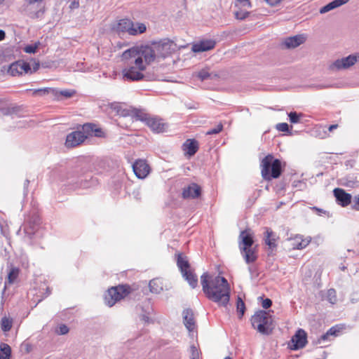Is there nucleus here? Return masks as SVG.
<instances>
[{
    "label": "nucleus",
    "instance_id": "nucleus-1",
    "mask_svg": "<svg viewBox=\"0 0 359 359\" xmlns=\"http://www.w3.org/2000/svg\"><path fill=\"white\" fill-rule=\"evenodd\" d=\"M123 60H128L127 68L123 69L125 81H138L144 78L142 72L147 66L156 58L154 50L149 45L135 46L125 50L122 54Z\"/></svg>",
    "mask_w": 359,
    "mask_h": 359
},
{
    "label": "nucleus",
    "instance_id": "nucleus-2",
    "mask_svg": "<svg viewBox=\"0 0 359 359\" xmlns=\"http://www.w3.org/2000/svg\"><path fill=\"white\" fill-rule=\"evenodd\" d=\"M201 283L203 291L209 299L222 306H226L229 303L230 287L224 277H212L204 273L201 276Z\"/></svg>",
    "mask_w": 359,
    "mask_h": 359
},
{
    "label": "nucleus",
    "instance_id": "nucleus-3",
    "mask_svg": "<svg viewBox=\"0 0 359 359\" xmlns=\"http://www.w3.org/2000/svg\"><path fill=\"white\" fill-rule=\"evenodd\" d=\"M252 326L259 333L269 335L274 329L273 318L267 311L259 310L251 318Z\"/></svg>",
    "mask_w": 359,
    "mask_h": 359
},
{
    "label": "nucleus",
    "instance_id": "nucleus-4",
    "mask_svg": "<svg viewBox=\"0 0 359 359\" xmlns=\"http://www.w3.org/2000/svg\"><path fill=\"white\" fill-rule=\"evenodd\" d=\"M239 238V248L241 253L247 264L255 262L257 259L255 247H252L254 241L252 236L246 231H241Z\"/></svg>",
    "mask_w": 359,
    "mask_h": 359
},
{
    "label": "nucleus",
    "instance_id": "nucleus-5",
    "mask_svg": "<svg viewBox=\"0 0 359 359\" xmlns=\"http://www.w3.org/2000/svg\"><path fill=\"white\" fill-rule=\"evenodd\" d=\"M262 176L267 181L279 177L281 174V162L274 159L271 155H267L261 162Z\"/></svg>",
    "mask_w": 359,
    "mask_h": 359
},
{
    "label": "nucleus",
    "instance_id": "nucleus-6",
    "mask_svg": "<svg viewBox=\"0 0 359 359\" xmlns=\"http://www.w3.org/2000/svg\"><path fill=\"white\" fill-rule=\"evenodd\" d=\"M113 29L118 34L127 32L130 35L135 36L146 32L145 24L141 22L133 23L128 19L120 20L113 27Z\"/></svg>",
    "mask_w": 359,
    "mask_h": 359
},
{
    "label": "nucleus",
    "instance_id": "nucleus-7",
    "mask_svg": "<svg viewBox=\"0 0 359 359\" xmlns=\"http://www.w3.org/2000/svg\"><path fill=\"white\" fill-rule=\"evenodd\" d=\"M130 293V287L126 285L112 287L104 294L105 304L109 306H114L118 301Z\"/></svg>",
    "mask_w": 359,
    "mask_h": 359
},
{
    "label": "nucleus",
    "instance_id": "nucleus-8",
    "mask_svg": "<svg viewBox=\"0 0 359 359\" xmlns=\"http://www.w3.org/2000/svg\"><path fill=\"white\" fill-rule=\"evenodd\" d=\"M359 62V53L349 55L334 60L330 65L329 69L332 71H340L347 69Z\"/></svg>",
    "mask_w": 359,
    "mask_h": 359
},
{
    "label": "nucleus",
    "instance_id": "nucleus-9",
    "mask_svg": "<svg viewBox=\"0 0 359 359\" xmlns=\"http://www.w3.org/2000/svg\"><path fill=\"white\" fill-rule=\"evenodd\" d=\"M175 43L172 41L164 39L157 43H154L152 46H149L154 50L156 57L158 56L165 57L172 52L175 51Z\"/></svg>",
    "mask_w": 359,
    "mask_h": 359
},
{
    "label": "nucleus",
    "instance_id": "nucleus-10",
    "mask_svg": "<svg viewBox=\"0 0 359 359\" xmlns=\"http://www.w3.org/2000/svg\"><path fill=\"white\" fill-rule=\"evenodd\" d=\"M87 138V135L83 130H78L67 136L65 145L67 147H74L83 142Z\"/></svg>",
    "mask_w": 359,
    "mask_h": 359
},
{
    "label": "nucleus",
    "instance_id": "nucleus-11",
    "mask_svg": "<svg viewBox=\"0 0 359 359\" xmlns=\"http://www.w3.org/2000/svg\"><path fill=\"white\" fill-rule=\"evenodd\" d=\"M8 72L13 76L22 75V74H32V67L28 62L18 61L10 65Z\"/></svg>",
    "mask_w": 359,
    "mask_h": 359
},
{
    "label": "nucleus",
    "instance_id": "nucleus-12",
    "mask_svg": "<svg viewBox=\"0 0 359 359\" xmlns=\"http://www.w3.org/2000/svg\"><path fill=\"white\" fill-rule=\"evenodd\" d=\"M133 170L139 179H144L150 172V167L144 159H137L133 164Z\"/></svg>",
    "mask_w": 359,
    "mask_h": 359
},
{
    "label": "nucleus",
    "instance_id": "nucleus-13",
    "mask_svg": "<svg viewBox=\"0 0 359 359\" xmlns=\"http://www.w3.org/2000/svg\"><path fill=\"white\" fill-rule=\"evenodd\" d=\"M292 348L293 350H298L304 348L307 343L306 332L302 330L299 329L291 339Z\"/></svg>",
    "mask_w": 359,
    "mask_h": 359
},
{
    "label": "nucleus",
    "instance_id": "nucleus-14",
    "mask_svg": "<svg viewBox=\"0 0 359 359\" xmlns=\"http://www.w3.org/2000/svg\"><path fill=\"white\" fill-rule=\"evenodd\" d=\"M201 194V189L196 183H191L182 189V196L184 199L198 198Z\"/></svg>",
    "mask_w": 359,
    "mask_h": 359
},
{
    "label": "nucleus",
    "instance_id": "nucleus-15",
    "mask_svg": "<svg viewBox=\"0 0 359 359\" xmlns=\"http://www.w3.org/2000/svg\"><path fill=\"white\" fill-rule=\"evenodd\" d=\"M333 192L338 204L341 206L346 207L351 203V195L346 193L344 189L336 188Z\"/></svg>",
    "mask_w": 359,
    "mask_h": 359
},
{
    "label": "nucleus",
    "instance_id": "nucleus-16",
    "mask_svg": "<svg viewBox=\"0 0 359 359\" xmlns=\"http://www.w3.org/2000/svg\"><path fill=\"white\" fill-rule=\"evenodd\" d=\"M216 42L214 40L207 39L200 41L198 43L193 44L191 50L194 53H201L212 50L215 48Z\"/></svg>",
    "mask_w": 359,
    "mask_h": 359
},
{
    "label": "nucleus",
    "instance_id": "nucleus-17",
    "mask_svg": "<svg viewBox=\"0 0 359 359\" xmlns=\"http://www.w3.org/2000/svg\"><path fill=\"white\" fill-rule=\"evenodd\" d=\"M278 238L277 234L273 232L271 229L266 227L264 233V241L269 249L273 250L277 247L276 241Z\"/></svg>",
    "mask_w": 359,
    "mask_h": 359
},
{
    "label": "nucleus",
    "instance_id": "nucleus-18",
    "mask_svg": "<svg viewBox=\"0 0 359 359\" xmlns=\"http://www.w3.org/2000/svg\"><path fill=\"white\" fill-rule=\"evenodd\" d=\"M40 224V219L39 217L35 216L33 220H30L27 224H25L24 233L31 240L38 229V226Z\"/></svg>",
    "mask_w": 359,
    "mask_h": 359
},
{
    "label": "nucleus",
    "instance_id": "nucleus-19",
    "mask_svg": "<svg viewBox=\"0 0 359 359\" xmlns=\"http://www.w3.org/2000/svg\"><path fill=\"white\" fill-rule=\"evenodd\" d=\"M183 320L186 328L189 332H193L196 329V322L194 317L193 311L190 309H185L183 311Z\"/></svg>",
    "mask_w": 359,
    "mask_h": 359
},
{
    "label": "nucleus",
    "instance_id": "nucleus-20",
    "mask_svg": "<svg viewBox=\"0 0 359 359\" xmlns=\"http://www.w3.org/2000/svg\"><path fill=\"white\" fill-rule=\"evenodd\" d=\"M82 130L86 133L87 137L95 136L97 137H102L104 136V133L100 128H97L96 125L93 123H86L82 126Z\"/></svg>",
    "mask_w": 359,
    "mask_h": 359
},
{
    "label": "nucleus",
    "instance_id": "nucleus-21",
    "mask_svg": "<svg viewBox=\"0 0 359 359\" xmlns=\"http://www.w3.org/2000/svg\"><path fill=\"white\" fill-rule=\"evenodd\" d=\"M306 37L303 34L296 35L285 39L283 44L287 48H294L304 43Z\"/></svg>",
    "mask_w": 359,
    "mask_h": 359
},
{
    "label": "nucleus",
    "instance_id": "nucleus-22",
    "mask_svg": "<svg viewBox=\"0 0 359 359\" xmlns=\"http://www.w3.org/2000/svg\"><path fill=\"white\" fill-rule=\"evenodd\" d=\"M292 243V246L293 249L302 250L305 248L311 242V237L304 238L301 235H296L294 238H291Z\"/></svg>",
    "mask_w": 359,
    "mask_h": 359
},
{
    "label": "nucleus",
    "instance_id": "nucleus-23",
    "mask_svg": "<svg viewBox=\"0 0 359 359\" xmlns=\"http://www.w3.org/2000/svg\"><path fill=\"white\" fill-rule=\"evenodd\" d=\"M147 125L149 127L156 133H161L165 130V124L161 119L157 118H149L147 119Z\"/></svg>",
    "mask_w": 359,
    "mask_h": 359
},
{
    "label": "nucleus",
    "instance_id": "nucleus-24",
    "mask_svg": "<svg viewBox=\"0 0 359 359\" xmlns=\"http://www.w3.org/2000/svg\"><path fill=\"white\" fill-rule=\"evenodd\" d=\"M183 147L184 150L189 156H193L198 149V144L196 140L189 139L184 143Z\"/></svg>",
    "mask_w": 359,
    "mask_h": 359
},
{
    "label": "nucleus",
    "instance_id": "nucleus-25",
    "mask_svg": "<svg viewBox=\"0 0 359 359\" xmlns=\"http://www.w3.org/2000/svg\"><path fill=\"white\" fill-rule=\"evenodd\" d=\"M349 0H333L332 1L330 2L327 5L323 6L320 9V13L324 14L326 13L334 8H337L345 4H346Z\"/></svg>",
    "mask_w": 359,
    "mask_h": 359
},
{
    "label": "nucleus",
    "instance_id": "nucleus-26",
    "mask_svg": "<svg viewBox=\"0 0 359 359\" xmlns=\"http://www.w3.org/2000/svg\"><path fill=\"white\" fill-rule=\"evenodd\" d=\"M27 91H31L33 96H45L49 94H50L53 96V95H56L57 93V89L52 88L29 89L27 90Z\"/></svg>",
    "mask_w": 359,
    "mask_h": 359
},
{
    "label": "nucleus",
    "instance_id": "nucleus-27",
    "mask_svg": "<svg viewBox=\"0 0 359 359\" xmlns=\"http://www.w3.org/2000/svg\"><path fill=\"white\" fill-rule=\"evenodd\" d=\"M177 265L182 273L189 270L190 268L188 260L181 253L177 254Z\"/></svg>",
    "mask_w": 359,
    "mask_h": 359
},
{
    "label": "nucleus",
    "instance_id": "nucleus-28",
    "mask_svg": "<svg viewBox=\"0 0 359 359\" xmlns=\"http://www.w3.org/2000/svg\"><path fill=\"white\" fill-rule=\"evenodd\" d=\"M150 291L153 293L158 294L163 290V283L158 278H154L149 284Z\"/></svg>",
    "mask_w": 359,
    "mask_h": 359
},
{
    "label": "nucleus",
    "instance_id": "nucleus-29",
    "mask_svg": "<svg viewBox=\"0 0 359 359\" xmlns=\"http://www.w3.org/2000/svg\"><path fill=\"white\" fill-rule=\"evenodd\" d=\"M182 276L189 283L192 288H195L198 285V279L196 276L190 270H188L182 273Z\"/></svg>",
    "mask_w": 359,
    "mask_h": 359
},
{
    "label": "nucleus",
    "instance_id": "nucleus-30",
    "mask_svg": "<svg viewBox=\"0 0 359 359\" xmlns=\"http://www.w3.org/2000/svg\"><path fill=\"white\" fill-rule=\"evenodd\" d=\"M217 76H218L217 74L210 72L209 69H203L198 73V77L201 81H205L208 79L213 80L217 78Z\"/></svg>",
    "mask_w": 359,
    "mask_h": 359
},
{
    "label": "nucleus",
    "instance_id": "nucleus-31",
    "mask_svg": "<svg viewBox=\"0 0 359 359\" xmlns=\"http://www.w3.org/2000/svg\"><path fill=\"white\" fill-rule=\"evenodd\" d=\"M11 348L7 344H0V359H10Z\"/></svg>",
    "mask_w": 359,
    "mask_h": 359
},
{
    "label": "nucleus",
    "instance_id": "nucleus-32",
    "mask_svg": "<svg viewBox=\"0 0 359 359\" xmlns=\"http://www.w3.org/2000/svg\"><path fill=\"white\" fill-rule=\"evenodd\" d=\"M57 93L56 95H53V96L57 98V100H60V96H63L65 98L72 97L74 95L75 91L72 90H62L59 91L57 90Z\"/></svg>",
    "mask_w": 359,
    "mask_h": 359
},
{
    "label": "nucleus",
    "instance_id": "nucleus-33",
    "mask_svg": "<svg viewBox=\"0 0 359 359\" xmlns=\"http://www.w3.org/2000/svg\"><path fill=\"white\" fill-rule=\"evenodd\" d=\"M249 14L250 12L248 11V9L243 8H238V10L234 12L235 18L241 20H245L248 18Z\"/></svg>",
    "mask_w": 359,
    "mask_h": 359
},
{
    "label": "nucleus",
    "instance_id": "nucleus-34",
    "mask_svg": "<svg viewBox=\"0 0 359 359\" xmlns=\"http://www.w3.org/2000/svg\"><path fill=\"white\" fill-rule=\"evenodd\" d=\"M1 327L4 332H8L12 327V320L6 317L2 318Z\"/></svg>",
    "mask_w": 359,
    "mask_h": 359
},
{
    "label": "nucleus",
    "instance_id": "nucleus-35",
    "mask_svg": "<svg viewBox=\"0 0 359 359\" xmlns=\"http://www.w3.org/2000/svg\"><path fill=\"white\" fill-rule=\"evenodd\" d=\"M250 0H236L235 7L237 8L249 9L251 8Z\"/></svg>",
    "mask_w": 359,
    "mask_h": 359
},
{
    "label": "nucleus",
    "instance_id": "nucleus-36",
    "mask_svg": "<svg viewBox=\"0 0 359 359\" xmlns=\"http://www.w3.org/2000/svg\"><path fill=\"white\" fill-rule=\"evenodd\" d=\"M237 311L239 314V318H241L245 311V305L242 299L238 297L237 299Z\"/></svg>",
    "mask_w": 359,
    "mask_h": 359
},
{
    "label": "nucleus",
    "instance_id": "nucleus-37",
    "mask_svg": "<svg viewBox=\"0 0 359 359\" xmlns=\"http://www.w3.org/2000/svg\"><path fill=\"white\" fill-rule=\"evenodd\" d=\"M326 299L332 304H335L337 300L335 290H334V289L328 290L327 292V294H326Z\"/></svg>",
    "mask_w": 359,
    "mask_h": 359
},
{
    "label": "nucleus",
    "instance_id": "nucleus-38",
    "mask_svg": "<svg viewBox=\"0 0 359 359\" xmlns=\"http://www.w3.org/2000/svg\"><path fill=\"white\" fill-rule=\"evenodd\" d=\"M111 109H113L117 114L121 116H126L127 114L126 113L125 110L122 109V105L120 103H112L111 104Z\"/></svg>",
    "mask_w": 359,
    "mask_h": 359
},
{
    "label": "nucleus",
    "instance_id": "nucleus-39",
    "mask_svg": "<svg viewBox=\"0 0 359 359\" xmlns=\"http://www.w3.org/2000/svg\"><path fill=\"white\" fill-rule=\"evenodd\" d=\"M19 270L17 268H13L11 269L10 272L8 274V279L9 283H12L17 278L18 276Z\"/></svg>",
    "mask_w": 359,
    "mask_h": 359
},
{
    "label": "nucleus",
    "instance_id": "nucleus-40",
    "mask_svg": "<svg viewBox=\"0 0 359 359\" xmlns=\"http://www.w3.org/2000/svg\"><path fill=\"white\" fill-rule=\"evenodd\" d=\"M190 359H199L200 351L195 345L190 346Z\"/></svg>",
    "mask_w": 359,
    "mask_h": 359
},
{
    "label": "nucleus",
    "instance_id": "nucleus-41",
    "mask_svg": "<svg viewBox=\"0 0 359 359\" xmlns=\"http://www.w3.org/2000/svg\"><path fill=\"white\" fill-rule=\"evenodd\" d=\"M302 116L301 114H297L296 111H291L288 114L290 121L292 123H297L299 122V118Z\"/></svg>",
    "mask_w": 359,
    "mask_h": 359
},
{
    "label": "nucleus",
    "instance_id": "nucleus-42",
    "mask_svg": "<svg viewBox=\"0 0 359 359\" xmlns=\"http://www.w3.org/2000/svg\"><path fill=\"white\" fill-rule=\"evenodd\" d=\"M39 45V42L35 43L34 44L27 45L24 48V51L27 53H34Z\"/></svg>",
    "mask_w": 359,
    "mask_h": 359
},
{
    "label": "nucleus",
    "instance_id": "nucleus-43",
    "mask_svg": "<svg viewBox=\"0 0 359 359\" xmlns=\"http://www.w3.org/2000/svg\"><path fill=\"white\" fill-rule=\"evenodd\" d=\"M223 130V125L222 123H219L216 127L210 129L208 131L206 132V135H211L215 134H218Z\"/></svg>",
    "mask_w": 359,
    "mask_h": 359
},
{
    "label": "nucleus",
    "instance_id": "nucleus-44",
    "mask_svg": "<svg viewBox=\"0 0 359 359\" xmlns=\"http://www.w3.org/2000/svg\"><path fill=\"white\" fill-rule=\"evenodd\" d=\"M351 209L359 211V194L355 196L351 201Z\"/></svg>",
    "mask_w": 359,
    "mask_h": 359
},
{
    "label": "nucleus",
    "instance_id": "nucleus-45",
    "mask_svg": "<svg viewBox=\"0 0 359 359\" xmlns=\"http://www.w3.org/2000/svg\"><path fill=\"white\" fill-rule=\"evenodd\" d=\"M69 331V327L66 325L62 324L57 327L56 332L60 335H63L67 334Z\"/></svg>",
    "mask_w": 359,
    "mask_h": 359
},
{
    "label": "nucleus",
    "instance_id": "nucleus-46",
    "mask_svg": "<svg viewBox=\"0 0 359 359\" xmlns=\"http://www.w3.org/2000/svg\"><path fill=\"white\" fill-rule=\"evenodd\" d=\"M276 129L281 132H288L289 126L287 123H280L276 125Z\"/></svg>",
    "mask_w": 359,
    "mask_h": 359
},
{
    "label": "nucleus",
    "instance_id": "nucleus-47",
    "mask_svg": "<svg viewBox=\"0 0 359 359\" xmlns=\"http://www.w3.org/2000/svg\"><path fill=\"white\" fill-rule=\"evenodd\" d=\"M327 332L331 337H336L338 332H339V329H338L337 326H334L330 328Z\"/></svg>",
    "mask_w": 359,
    "mask_h": 359
},
{
    "label": "nucleus",
    "instance_id": "nucleus-48",
    "mask_svg": "<svg viewBox=\"0 0 359 359\" xmlns=\"http://www.w3.org/2000/svg\"><path fill=\"white\" fill-rule=\"evenodd\" d=\"M271 305H272V301L270 299L266 298L265 299H263L262 306L264 309H267L269 307H271Z\"/></svg>",
    "mask_w": 359,
    "mask_h": 359
},
{
    "label": "nucleus",
    "instance_id": "nucleus-49",
    "mask_svg": "<svg viewBox=\"0 0 359 359\" xmlns=\"http://www.w3.org/2000/svg\"><path fill=\"white\" fill-rule=\"evenodd\" d=\"M333 86H334L332 84L326 83V84H317V85L314 86V88H316V89H324V88H332Z\"/></svg>",
    "mask_w": 359,
    "mask_h": 359
},
{
    "label": "nucleus",
    "instance_id": "nucleus-50",
    "mask_svg": "<svg viewBox=\"0 0 359 359\" xmlns=\"http://www.w3.org/2000/svg\"><path fill=\"white\" fill-rule=\"evenodd\" d=\"M330 337L331 336L327 332L326 333H325L323 335H321L320 338L319 339V343L320 344V343L324 342L325 341L330 340Z\"/></svg>",
    "mask_w": 359,
    "mask_h": 359
},
{
    "label": "nucleus",
    "instance_id": "nucleus-51",
    "mask_svg": "<svg viewBox=\"0 0 359 359\" xmlns=\"http://www.w3.org/2000/svg\"><path fill=\"white\" fill-rule=\"evenodd\" d=\"M266 2L271 6H276L278 5L283 0H265Z\"/></svg>",
    "mask_w": 359,
    "mask_h": 359
},
{
    "label": "nucleus",
    "instance_id": "nucleus-52",
    "mask_svg": "<svg viewBox=\"0 0 359 359\" xmlns=\"http://www.w3.org/2000/svg\"><path fill=\"white\" fill-rule=\"evenodd\" d=\"M43 0H25V4L27 5V6H30V5H32V4H34L36 3H41L42 2Z\"/></svg>",
    "mask_w": 359,
    "mask_h": 359
},
{
    "label": "nucleus",
    "instance_id": "nucleus-53",
    "mask_svg": "<svg viewBox=\"0 0 359 359\" xmlns=\"http://www.w3.org/2000/svg\"><path fill=\"white\" fill-rule=\"evenodd\" d=\"M78 176V170H75L72 171L70 173L68 174L67 179H70L72 177H75Z\"/></svg>",
    "mask_w": 359,
    "mask_h": 359
},
{
    "label": "nucleus",
    "instance_id": "nucleus-54",
    "mask_svg": "<svg viewBox=\"0 0 359 359\" xmlns=\"http://www.w3.org/2000/svg\"><path fill=\"white\" fill-rule=\"evenodd\" d=\"M39 68V62H34L33 65V67L32 68V73L35 72L37 71Z\"/></svg>",
    "mask_w": 359,
    "mask_h": 359
},
{
    "label": "nucleus",
    "instance_id": "nucleus-55",
    "mask_svg": "<svg viewBox=\"0 0 359 359\" xmlns=\"http://www.w3.org/2000/svg\"><path fill=\"white\" fill-rule=\"evenodd\" d=\"M78 6H79V2H76V1H74L73 2H72V4L70 5L71 8H77Z\"/></svg>",
    "mask_w": 359,
    "mask_h": 359
},
{
    "label": "nucleus",
    "instance_id": "nucleus-56",
    "mask_svg": "<svg viewBox=\"0 0 359 359\" xmlns=\"http://www.w3.org/2000/svg\"><path fill=\"white\" fill-rule=\"evenodd\" d=\"M141 320L144 321V322H149V318L148 316H147L146 315H142L141 316Z\"/></svg>",
    "mask_w": 359,
    "mask_h": 359
},
{
    "label": "nucleus",
    "instance_id": "nucleus-57",
    "mask_svg": "<svg viewBox=\"0 0 359 359\" xmlns=\"http://www.w3.org/2000/svg\"><path fill=\"white\" fill-rule=\"evenodd\" d=\"M5 32L4 31L0 29V41L3 40L5 38Z\"/></svg>",
    "mask_w": 359,
    "mask_h": 359
},
{
    "label": "nucleus",
    "instance_id": "nucleus-58",
    "mask_svg": "<svg viewBox=\"0 0 359 359\" xmlns=\"http://www.w3.org/2000/svg\"><path fill=\"white\" fill-rule=\"evenodd\" d=\"M312 210H315V211H316L318 212H325V211L323 210L320 209V208H318L317 207H313Z\"/></svg>",
    "mask_w": 359,
    "mask_h": 359
},
{
    "label": "nucleus",
    "instance_id": "nucleus-59",
    "mask_svg": "<svg viewBox=\"0 0 359 359\" xmlns=\"http://www.w3.org/2000/svg\"><path fill=\"white\" fill-rule=\"evenodd\" d=\"M29 180H26L25 181V183H24V188H25V190H26L29 186Z\"/></svg>",
    "mask_w": 359,
    "mask_h": 359
},
{
    "label": "nucleus",
    "instance_id": "nucleus-60",
    "mask_svg": "<svg viewBox=\"0 0 359 359\" xmlns=\"http://www.w3.org/2000/svg\"><path fill=\"white\" fill-rule=\"evenodd\" d=\"M337 127H338V126L337 124L336 125H331L329 127V130L330 131H332L334 129H336Z\"/></svg>",
    "mask_w": 359,
    "mask_h": 359
},
{
    "label": "nucleus",
    "instance_id": "nucleus-61",
    "mask_svg": "<svg viewBox=\"0 0 359 359\" xmlns=\"http://www.w3.org/2000/svg\"><path fill=\"white\" fill-rule=\"evenodd\" d=\"M224 359H231L229 356L224 358Z\"/></svg>",
    "mask_w": 359,
    "mask_h": 359
}]
</instances>
